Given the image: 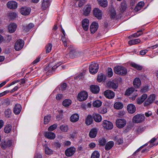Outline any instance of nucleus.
Instances as JSON below:
<instances>
[{"label": "nucleus", "mask_w": 158, "mask_h": 158, "mask_svg": "<svg viewBox=\"0 0 158 158\" xmlns=\"http://www.w3.org/2000/svg\"><path fill=\"white\" fill-rule=\"evenodd\" d=\"M114 71L115 73L121 75H125L127 70L126 68L122 66H117L114 68Z\"/></svg>", "instance_id": "1"}, {"label": "nucleus", "mask_w": 158, "mask_h": 158, "mask_svg": "<svg viewBox=\"0 0 158 158\" xmlns=\"http://www.w3.org/2000/svg\"><path fill=\"white\" fill-rule=\"evenodd\" d=\"M98 65L96 63L92 62L89 65V70L91 74H95L98 72Z\"/></svg>", "instance_id": "2"}, {"label": "nucleus", "mask_w": 158, "mask_h": 158, "mask_svg": "<svg viewBox=\"0 0 158 158\" xmlns=\"http://www.w3.org/2000/svg\"><path fill=\"white\" fill-rule=\"evenodd\" d=\"M145 118L144 115L137 114L135 115L133 118V122L135 123H139L143 122Z\"/></svg>", "instance_id": "3"}, {"label": "nucleus", "mask_w": 158, "mask_h": 158, "mask_svg": "<svg viewBox=\"0 0 158 158\" xmlns=\"http://www.w3.org/2000/svg\"><path fill=\"white\" fill-rule=\"evenodd\" d=\"M79 52L75 50H71L69 52L66 54V57L67 58L73 59L79 56Z\"/></svg>", "instance_id": "4"}, {"label": "nucleus", "mask_w": 158, "mask_h": 158, "mask_svg": "<svg viewBox=\"0 0 158 158\" xmlns=\"http://www.w3.org/2000/svg\"><path fill=\"white\" fill-rule=\"evenodd\" d=\"M24 45V42L22 40L19 39L15 42V48L16 51L20 50L23 47Z\"/></svg>", "instance_id": "5"}, {"label": "nucleus", "mask_w": 158, "mask_h": 158, "mask_svg": "<svg viewBox=\"0 0 158 158\" xmlns=\"http://www.w3.org/2000/svg\"><path fill=\"white\" fill-rule=\"evenodd\" d=\"M88 96V94L86 91H82L78 94L77 97L78 100L80 101L86 100Z\"/></svg>", "instance_id": "6"}, {"label": "nucleus", "mask_w": 158, "mask_h": 158, "mask_svg": "<svg viewBox=\"0 0 158 158\" xmlns=\"http://www.w3.org/2000/svg\"><path fill=\"white\" fill-rule=\"evenodd\" d=\"M126 121L124 119H118L116 121L117 127L119 128L123 127L126 125Z\"/></svg>", "instance_id": "7"}, {"label": "nucleus", "mask_w": 158, "mask_h": 158, "mask_svg": "<svg viewBox=\"0 0 158 158\" xmlns=\"http://www.w3.org/2000/svg\"><path fill=\"white\" fill-rule=\"evenodd\" d=\"M155 99V95L154 94L151 95L148 99L143 103L144 106H147L152 103Z\"/></svg>", "instance_id": "8"}, {"label": "nucleus", "mask_w": 158, "mask_h": 158, "mask_svg": "<svg viewBox=\"0 0 158 158\" xmlns=\"http://www.w3.org/2000/svg\"><path fill=\"white\" fill-rule=\"evenodd\" d=\"M102 126L104 128L107 130H111L113 127V123L110 122L107 120H104L103 121Z\"/></svg>", "instance_id": "9"}, {"label": "nucleus", "mask_w": 158, "mask_h": 158, "mask_svg": "<svg viewBox=\"0 0 158 158\" xmlns=\"http://www.w3.org/2000/svg\"><path fill=\"white\" fill-rule=\"evenodd\" d=\"M104 94L106 98L109 99H113L115 96L114 92L109 89L105 91L104 92Z\"/></svg>", "instance_id": "10"}, {"label": "nucleus", "mask_w": 158, "mask_h": 158, "mask_svg": "<svg viewBox=\"0 0 158 158\" xmlns=\"http://www.w3.org/2000/svg\"><path fill=\"white\" fill-rule=\"evenodd\" d=\"M94 15L98 19H102V11L98 8H95L93 10Z\"/></svg>", "instance_id": "11"}, {"label": "nucleus", "mask_w": 158, "mask_h": 158, "mask_svg": "<svg viewBox=\"0 0 158 158\" xmlns=\"http://www.w3.org/2000/svg\"><path fill=\"white\" fill-rule=\"evenodd\" d=\"M76 148L74 147H71L68 148L65 151V154L67 156H71L75 153Z\"/></svg>", "instance_id": "12"}, {"label": "nucleus", "mask_w": 158, "mask_h": 158, "mask_svg": "<svg viewBox=\"0 0 158 158\" xmlns=\"http://www.w3.org/2000/svg\"><path fill=\"white\" fill-rule=\"evenodd\" d=\"M31 10L30 7L24 6L21 7L20 9V12L21 14L23 15H27L30 13Z\"/></svg>", "instance_id": "13"}, {"label": "nucleus", "mask_w": 158, "mask_h": 158, "mask_svg": "<svg viewBox=\"0 0 158 158\" xmlns=\"http://www.w3.org/2000/svg\"><path fill=\"white\" fill-rule=\"evenodd\" d=\"M11 142L10 140L7 141L2 140L1 143V147L3 149H5L6 148L10 147L11 145Z\"/></svg>", "instance_id": "14"}, {"label": "nucleus", "mask_w": 158, "mask_h": 158, "mask_svg": "<svg viewBox=\"0 0 158 158\" xmlns=\"http://www.w3.org/2000/svg\"><path fill=\"white\" fill-rule=\"evenodd\" d=\"M98 27V24L96 22H93L90 26V31L91 33H94L97 30Z\"/></svg>", "instance_id": "15"}, {"label": "nucleus", "mask_w": 158, "mask_h": 158, "mask_svg": "<svg viewBox=\"0 0 158 158\" xmlns=\"http://www.w3.org/2000/svg\"><path fill=\"white\" fill-rule=\"evenodd\" d=\"M89 21L87 19H84L82 22V26L84 30L85 31H88L89 29Z\"/></svg>", "instance_id": "16"}, {"label": "nucleus", "mask_w": 158, "mask_h": 158, "mask_svg": "<svg viewBox=\"0 0 158 158\" xmlns=\"http://www.w3.org/2000/svg\"><path fill=\"white\" fill-rule=\"evenodd\" d=\"M7 7L11 9H15L18 6L17 3L14 1L8 2L7 3Z\"/></svg>", "instance_id": "17"}, {"label": "nucleus", "mask_w": 158, "mask_h": 158, "mask_svg": "<svg viewBox=\"0 0 158 158\" xmlns=\"http://www.w3.org/2000/svg\"><path fill=\"white\" fill-rule=\"evenodd\" d=\"M148 97L146 94H143L141 97L138 98L137 99V103L138 104H141Z\"/></svg>", "instance_id": "18"}, {"label": "nucleus", "mask_w": 158, "mask_h": 158, "mask_svg": "<svg viewBox=\"0 0 158 158\" xmlns=\"http://www.w3.org/2000/svg\"><path fill=\"white\" fill-rule=\"evenodd\" d=\"M90 89L91 92L95 94L98 93L100 90L99 87L96 85H91L90 86Z\"/></svg>", "instance_id": "19"}, {"label": "nucleus", "mask_w": 158, "mask_h": 158, "mask_svg": "<svg viewBox=\"0 0 158 158\" xmlns=\"http://www.w3.org/2000/svg\"><path fill=\"white\" fill-rule=\"evenodd\" d=\"M127 109L128 112L130 113H133L136 110V107L133 104H131L128 105Z\"/></svg>", "instance_id": "20"}, {"label": "nucleus", "mask_w": 158, "mask_h": 158, "mask_svg": "<svg viewBox=\"0 0 158 158\" xmlns=\"http://www.w3.org/2000/svg\"><path fill=\"white\" fill-rule=\"evenodd\" d=\"M17 26L15 23H11L10 24L8 27V29L10 32L12 33L15 31L16 30Z\"/></svg>", "instance_id": "21"}, {"label": "nucleus", "mask_w": 158, "mask_h": 158, "mask_svg": "<svg viewBox=\"0 0 158 158\" xmlns=\"http://www.w3.org/2000/svg\"><path fill=\"white\" fill-rule=\"evenodd\" d=\"M21 109V106L20 104H16L14 108L13 112L15 114H18L20 113Z\"/></svg>", "instance_id": "22"}, {"label": "nucleus", "mask_w": 158, "mask_h": 158, "mask_svg": "<svg viewBox=\"0 0 158 158\" xmlns=\"http://www.w3.org/2000/svg\"><path fill=\"white\" fill-rule=\"evenodd\" d=\"M44 136L45 137L50 139H53L56 137V135L54 133L50 132H46Z\"/></svg>", "instance_id": "23"}, {"label": "nucleus", "mask_w": 158, "mask_h": 158, "mask_svg": "<svg viewBox=\"0 0 158 158\" xmlns=\"http://www.w3.org/2000/svg\"><path fill=\"white\" fill-rule=\"evenodd\" d=\"M97 132L98 130L97 128H93L92 129L89 133V137L91 138H95L97 135Z\"/></svg>", "instance_id": "24"}, {"label": "nucleus", "mask_w": 158, "mask_h": 158, "mask_svg": "<svg viewBox=\"0 0 158 158\" xmlns=\"http://www.w3.org/2000/svg\"><path fill=\"white\" fill-rule=\"evenodd\" d=\"M50 0H43L42 3V7L44 10L46 9L49 7L50 4Z\"/></svg>", "instance_id": "25"}, {"label": "nucleus", "mask_w": 158, "mask_h": 158, "mask_svg": "<svg viewBox=\"0 0 158 158\" xmlns=\"http://www.w3.org/2000/svg\"><path fill=\"white\" fill-rule=\"evenodd\" d=\"M141 81L138 77L135 78L133 81V84L134 87L136 88H138L141 85Z\"/></svg>", "instance_id": "26"}, {"label": "nucleus", "mask_w": 158, "mask_h": 158, "mask_svg": "<svg viewBox=\"0 0 158 158\" xmlns=\"http://www.w3.org/2000/svg\"><path fill=\"white\" fill-rule=\"evenodd\" d=\"M109 87L110 88L115 89L118 86V83L116 81H112L109 82L108 84Z\"/></svg>", "instance_id": "27"}, {"label": "nucleus", "mask_w": 158, "mask_h": 158, "mask_svg": "<svg viewBox=\"0 0 158 158\" xmlns=\"http://www.w3.org/2000/svg\"><path fill=\"white\" fill-rule=\"evenodd\" d=\"M114 143L113 141H110L107 142L105 145V149L106 151L110 150L114 146Z\"/></svg>", "instance_id": "28"}, {"label": "nucleus", "mask_w": 158, "mask_h": 158, "mask_svg": "<svg viewBox=\"0 0 158 158\" xmlns=\"http://www.w3.org/2000/svg\"><path fill=\"white\" fill-rule=\"evenodd\" d=\"M93 117L94 121L96 122L99 123L102 121V117L101 115L99 114L96 113L93 114Z\"/></svg>", "instance_id": "29"}, {"label": "nucleus", "mask_w": 158, "mask_h": 158, "mask_svg": "<svg viewBox=\"0 0 158 158\" xmlns=\"http://www.w3.org/2000/svg\"><path fill=\"white\" fill-rule=\"evenodd\" d=\"M34 26V25L33 23H30L28 25L23 26V30L25 32H27L30 31L31 29Z\"/></svg>", "instance_id": "30"}, {"label": "nucleus", "mask_w": 158, "mask_h": 158, "mask_svg": "<svg viewBox=\"0 0 158 158\" xmlns=\"http://www.w3.org/2000/svg\"><path fill=\"white\" fill-rule=\"evenodd\" d=\"M79 116L77 114H75L72 115L70 117V120L72 122H76L79 120Z\"/></svg>", "instance_id": "31"}, {"label": "nucleus", "mask_w": 158, "mask_h": 158, "mask_svg": "<svg viewBox=\"0 0 158 158\" xmlns=\"http://www.w3.org/2000/svg\"><path fill=\"white\" fill-rule=\"evenodd\" d=\"M93 121L92 117L91 115H88L87 116L85 121V124L87 125L91 124Z\"/></svg>", "instance_id": "32"}, {"label": "nucleus", "mask_w": 158, "mask_h": 158, "mask_svg": "<svg viewBox=\"0 0 158 158\" xmlns=\"http://www.w3.org/2000/svg\"><path fill=\"white\" fill-rule=\"evenodd\" d=\"M99 4L103 7H106L108 5L107 0H97Z\"/></svg>", "instance_id": "33"}, {"label": "nucleus", "mask_w": 158, "mask_h": 158, "mask_svg": "<svg viewBox=\"0 0 158 158\" xmlns=\"http://www.w3.org/2000/svg\"><path fill=\"white\" fill-rule=\"evenodd\" d=\"M114 106L115 109L119 110L123 107V104L121 102H117L114 104Z\"/></svg>", "instance_id": "34"}, {"label": "nucleus", "mask_w": 158, "mask_h": 158, "mask_svg": "<svg viewBox=\"0 0 158 158\" xmlns=\"http://www.w3.org/2000/svg\"><path fill=\"white\" fill-rule=\"evenodd\" d=\"M131 66L139 71L141 70L143 68L142 66L134 63H131Z\"/></svg>", "instance_id": "35"}, {"label": "nucleus", "mask_w": 158, "mask_h": 158, "mask_svg": "<svg viewBox=\"0 0 158 158\" xmlns=\"http://www.w3.org/2000/svg\"><path fill=\"white\" fill-rule=\"evenodd\" d=\"M140 41L139 39L132 40L128 41V44L130 45H135L139 43Z\"/></svg>", "instance_id": "36"}, {"label": "nucleus", "mask_w": 158, "mask_h": 158, "mask_svg": "<svg viewBox=\"0 0 158 158\" xmlns=\"http://www.w3.org/2000/svg\"><path fill=\"white\" fill-rule=\"evenodd\" d=\"M12 129V126L10 124H7L5 127L4 131L5 133H9Z\"/></svg>", "instance_id": "37"}, {"label": "nucleus", "mask_w": 158, "mask_h": 158, "mask_svg": "<svg viewBox=\"0 0 158 158\" xmlns=\"http://www.w3.org/2000/svg\"><path fill=\"white\" fill-rule=\"evenodd\" d=\"M5 116L7 118H10L11 116L12 112L11 110L8 108L5 110L4 112Z\"/></svg>", "instance_id": "38"}, {"label": "nucleus", "mask_w": 158, "mask_h": 158, "mask_svg": "<svg viewBox=\"0 0 158 158\" xmlns=\"http://www.w3.org/2000/svg\"><path fill=\"white\" fill-rule=\"evenodd\" d=\"M45 154L47 155H51L52 153V151L49 148L47 144L44 146Z\"/></svg>", "instance_id": "39"}, {"label": "nucleus", "mask_w": 158, "mask_h": 158, "mask_svg": "<svg viewBox=\"0 0 158 158\" xmlns=\"http://www.w3.org/2000/svg\"><path fill=\"white\" fill-rule=\"evenodd\" d=\"M114 140L116 142V143L118 145L121 144L123 143V138H119L117 136H116L114 137Z\"/></svg>", "instance_id": "40"}, {"label": "nucleus", "mask_w": 158, "mask_h": 158, "mask_svg": "<svg viewBox=\"0 0 158 158\" xmlns=\"http://www.w3.org/2000/svg\"><path fill=\"white\" fill-rule=\"evenodd\" d=\"M135 90V89L133 87H131L127 89L125 92V95L129 96L132 94Z\"/></svg>", "instance_id": "41"}, {"label": "nucleus", "mask_w": 158, "mask_h": 158, "mask_svg": "<svg viewBox=\"0 0 158 158\" xmlns=\"http://www.w3.org/2000/svg\"><path fill=\"white\" fill-rule=\"evenodd\" d=\"M71 103L72 101L70 99H66L63 101L62 104L65 107H68L71 104Z\"/></svg>", "instance_id": "42"}, {"label": "nucleus", "mask_w": 158, "mask_h": 158, "mask_svg": "<svg viewBox=\"0 0 158 158\" xmlns=\"http://www.w3.org/2000/svg\"><path fill=\"white\" fill-rule=\"evenodd\" d=\"M60 128L61 131L66 132L69 130V127L67 125L63 124L60 126Z\"/></svg>", "instance_id": "43"}, {"label": "nucleus", "mask_w": 158, "mask_h": 158, "mask_svg": "<svg viewBox=\"0 0 158 158\" xmlns=\"http://www.w3.org/2000/svg\"><path fill=\"white\" fill-rule=\"evenodd\" d=\"M84 14L85 15H87L89 14L90 10L91 7L89 6H86L84 8Z\"/></svg>", "instance_id": "44"}, {"label": "nucleus", "mask_w": 158, "mask_h": 158, "mask_svg": "<svg viewBox=\"0 0 158 158\" xmlns=\"http://www.w3.org/2000/svg\"><path fill=\"white\" fill-rule=\"evenodd\" d=\"M100 154L98 151H94L92 153L91 158H99Z\"/></svg>", "instance_id": "45"}, {"label": "nucleus", "mask_w": 158, "mask_h": 158, "mask_svg": "<svg viewBox=\"0 0 158 158\" xmlns=\"http://www.w3.org/2000/svg\"><path fill=\"white\" fill-rule=\"evenodd\" d=\"M102 105V102L98 100L95 101L93 103V105L94 107H99Z\"/></svg>", "instance_id": "46"}, {"label": "nucleus", "mask_w": 158, "mask_h": 158, "mask_svg": "<svg viewBox=\"0 0 158 158\" xmlns=\"http://www.w3.org/2000/svg\"><path fill=\"white\" fill-rule=\"evenodd\" d=\"M116 17V13L114 9H111L110 11V18L111 19H114Z\"/></svg>", "instance_id": "47"}, {"label": "nucleus", "mask_w": 158, "mask_h": 158, "mask_svg": "<svg viewBox=\"0 0 158 158\" xmlns=\"http://www.w3.org/2000/svg\"><path fill=\"white\" fill-rule=\"evenodd\" d=\"M106 140L104 138H100L99 140V143L102 146H105L106 144Z\"/></svg>", "instance_id": "48"}, {"label": "nucleus", "mask_w": 158, "mask_h": 158, "mask_svg": "<svg viewBox=\"0 0 158 158\" xmlns=\"http://www.w3.org/2000/svg\"><path fill=\"white\" fill-rule=\"evenodd\" d=\"M105 77L103 74L100 73L98 76L97 79L99 82H101L104 79Z\"/></svg>", "instance_id": "49"}, {"label": "nucleus", "mask_w": 158, "mask_h": 158, "mask_svg": "<svg viewBox=\"0 0 158 158\" xmlns=\"http://www.w3.org/2000/svg\"><path fill=\"white\" fill-rule=\"evenodd\" d=\"M52 45L51 44H47L46 46V53H48L50 52L52 49Z\"/></svg>", "instance_id": "50"}, {"label": "nucleus", "mask_w": 158, "mask_h": 158, "mask_svg": "<svg viewBox=\"0 0 158 158\" xmlns=\"http://www.w3.org/2000/svg\"><path fill=\"white\" fill-rule=\"evenodd\" d=\"M9 16L11 19L13 20L17 17V15L15 13L11 12L9 13Z\"/></svg>", "instance_id": "51"}, {"label": "nucleus", "mask_w": 158, "mask_h": 158, "mask_svg": "<svg viewBox=\"0 0 158 158\" xmlns=\"http://www.w3.org/2000/svg\"><path fill=\"white\" fill-rule=\"evenodd\" d=\"M51 116L49 115L45 116L44 118V123L46 124L49 122L50 120Z\"/></svg>", "instance_id": "52"}, {"label": "nucleus", "mask_w": 158, "mask_h": 158, "mask_svg": "<svg viewBox=\"0 0 158 158\" xmlns=\"http://www.w3.org/2000/svg\"><path fill=\"white\" fill-rule=\"evenodd\" d=\"M107 76L109 77H111L113 75L112 69L111 68H108L107 71Z\"/></svg>", "instance_id": "53"}, {"label": "nucleus", "mask_w": 158, "mask_h": 158, "mask_svg": "<svg viewBox=\"0 0 158 158\" xmlns=\"http://www.w3.org/2000/svg\"><path fill=\"white\" fill-rule=\"evenodd\" d=\"M99 112L102 114H104L107 112V109L106 107H102L99 110Z\"/></svg>", "instance_id": "54"}, {"label": "nucleus", "mask_w": 158, "mask_h": 158, "mask_svg": "<svg viewBox=\"0 0 158 158\" xmlns=\"http://www.w3.org/2000/svg\"><path fill=\"white\" fill-rule=\"evenodd\" d=\"M57 127V125L56 124H54L50 126L48 129V130L49 131H52L55 129Z\"/></svg>", "instance_id": "55"}, {"label": "nucleus", "mask_w": 158, "mask_h": 158, "mask_svg": "<svg viewBox=\"0 0 158 158\" xmlns=\"http://www.w3.org/2000/svg\"><path fill=\"white\" fill-rule=\"evenodd\" d=\"M144 5V3L143 2H139L137 4V6H136L135 9L137 10L138 8H139V9H141V8Z\"/></svg>", "instance_id": "56"}, {"label": "nucleus", "mask_w": 158, "mask_h": 158, "mask_svg": "<svg viewBox=\"0 0 158 158\" xmlns=\"http://www.w3.org/2000/svg\"><path fill=\"white\" fill-rule=\"evenodd\" d=\"M148 89V87L147 86H144L140 90V91L141 93H144L147 92Z\"/></svg>", "instance_id": "57"}, {"label": "nucleus", "mask_w": 158, "mask_h": 158, "mask_svg": "<svg viewBox=\"0 0 158 158\" xmlns=\"http://www.w3.org/2000/svg\"><path fill=\"white\" fill-rule=\"evenodd\" d=\"M142 34V31L141 30H139L137 31V33L134 34L133 35L135 37H137L141 35Z\"/></svg>", "instance_id": "58"}, {"label": "nucleus", "mask_w": 158, "mask_h": 158, "mask_svg": "<svg viewBox=\"0 0 158 158\" xmlns=\"http://www.w3.org/2000/svg\"><path fill=\"white\" fill-rule=\"evenodd\" d=\"M67 87V84L66 83H63L61 85L60 87L59 88V89H61L62 90H64L66 89Z\"/></svg>", "instance_id": "59"}, {"label": "nucleus", "mask_w": 158, "mask_h": 158, "mask_svg": "<svg viewBox=\"0 0 158 158\" xmlns=\"http://www.w3.org/2000/svg\"><path fill=\"white\" fill-rule=\"evenodd\" d=\"M77 131H73L72 133L70 134L71 138L73 139L75 138L77 135Z\"/></svg>", "instance_id": "60"}, {"label": "nucleus", "mask_w": 158, "mask_h": 158, "mask_svg": "<svg viewBox=\"0 0 158 158\" xmlns=\"http://www.w3.org/2000/svg\"><path fill=\"white\" fill-rule=\"evenodd\" d=\"M52 145L56 148H59L61 146V144L58 142H55L53 143Z\"/></svg>", "instance_id": "61"}, {"label": "nucleus", "mask_w": 158, "mask_h": 158, "mask_svg": "<svg viewBox=\"0 0 158 158\" xmlns=\"http://www.w3.org/2000/svg\"><path fill=\"white\" fill-rule=\"evenodd\" d=\"M64 97L62 94H59L56 95V98L57 100H60L63 98Z\"/></svg>", "instance_id": "62"}, {"label": "nucleus", "mask_w": 158, "mask_h": 158, "mask_svg": "<svg viewBox=\"0 0 158 158\" xmlns=\"http://www.w3.org/2000/svg\"><path fill=\"white\" fill-rule=\"evenodd\" d=\"M148 50L144 49L140 51V54L141 55H144L148 51Z\"/></svg>", "instance_id": "63"}, {"label": "nucleus", "mask_w": 158, "mask_h": 158, "mask_svg": "<svg viewBox=\"0 0 158 158\" xmlns=\"http://www.w3.org/2000/svg\"><path fill=\"white\" fill-rule=\"evenodd\" d=\"M40 57L39 56L35 60L32 62L33 64H35L40 60Z\"/></svg>", "instance_id": "64"}]
</instances>
